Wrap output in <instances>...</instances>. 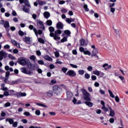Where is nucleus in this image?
<instances>
[{
    "label": "nucleus",
    "instance_id": "nucleus-1",
    "mask_svg": "<svg viewBox=\"0 0 128 128\" xmlns=\"http://www.w3.org/2000/svg\"><path fill=\"white\" fill-rule=\"evenodd\" d=\"M48 30L50 32V36L54 38V40H60V37L59 36L62 34V30H57L54 31V28L53 26H50Z\"/></svg>",
    "mask_w": 128,
    "mask_h": 128
},
{
    "label": "nucleus",
    "instance_id": "nucleus-2",
    "mask_svg": "<svg viewBox=\"0 0 128 128\" xmlns=\"http://www.w3.org/2000/svg\"><path fill=\"white\" fill-rule=\"evenodd\" d=\"M30 60L24 57L20 58L18 60V64L21 66H26V64H28Z\"/></svg>",
    "mask_w": 128,
    "mask_h": 128
},
{
    "label": "nucleus",
    "instance_id": "nucleus-3",
    "mask_svg": "<svg viewBox=\"0 0 128 128\" xmlns=\"http://www.w3.org/2000/svg\"><path fill=\"white\" fill-rule=\"evenodd\" d=\"M82 94H83V98L85 100H87L88 102H90V94L85 89H82Z\"/></svg>",
    "mask_w": 128,
    "mask_h": 128
},
{
    "label": "nucleus",
    "instance_id": "nucleus-4",
    "mask_svg": "<svg viewBox=\"0 0 128 128\" xmlns=\"http://www.w3.org/2000/svg\"><path fill=\"white\" fill-rule=\"evenodd\" d=\"M53 92L56 96H58L62 92V88L58 87V86L55 85L52 88Z\"/></svg>",
    "mask_w": 128,
    "mask_h": 128
},
{
    "label": "nucleus",
    "instance_id": "nucleus-5",
    "mask_svg": "<svg viewBox=\"0 0 128 128\" xmlns=\"http://www.w3.org/2000/svg\"><path fill=\"white\" fill-rule=\"evenodd\" d=\"M21 72L22 74H28V76H32L34 74V72L32 70H28L26 68H20Z\"/></svg>",
    "mask_w": 128,
    "mask_h": 128
},
{
    "label": "nucleus",
    "instance_id": "nucleus-6",
    "mask_svg": "<svg viewBox=\"0 0 128 128\" xmlns=\"http://www.w3.org/2000/svg\"><path fill=\"white\" fill-rule=\"evenodd\" d=\"M66 74L70 78H74V76H76V72L74 70H69L67 72Z\"/></svg>",
    "mask_w": 128,
    "mask_h": 128
},
{
    "label": "nucleus",
    "instance_id": "nucleus-7",
    "mask_svg": "<svg viewBox=\"0 0 128 128\" xmlns=\"http://www.w3.org/2000/svg\"><path fill=\"white\" fill-rule=\"evenodd\" d=\"M37 26H38L39 28H40L42 30H46L44 25V22L40 20H38L37 21Z\"/></svg>",
    "mask_w": 128,
    "mask_h": 128
},
{
    "label": "nucleus",
    "instance_id": "nucleus-8",
    "mask_svg": "<svg viewBox=\"0 0 128 128\" xmlns=\"http://www.w3.org/2000/svg\"><path fill=\"white\" fill-rule=\"evenodd\" d=\"M13 96H15L18 98L22 96H26V92H19L14 94Z\"/></svg>",
    "mask_w": 128,
    "mask_h": 128
},
{
    "label": "nucleus",
    "instance_id": "nucleus-9",
    "mask_svg": "<svg viewBox=\"0 0 128 128\" xmlns=\"http://www.w3.org/2000/svg\"><path fill=\"white\" fill-rule=\"evenodd\" d=\"M100 104L102 106V110L104 112H108V108L106 107V103L104 100L100 101Z\"/></svg>",
    "mask_w": 128,
    "mask_h": 128
},
{
    "label": "nucleus",
    "instance_id": "nucleus-10",
    "mask_svg": "<svg viewBox=\"0 0 128 128\" xmlns=\"http://www.w3.org/2000/svg\"><path fill=\"white\" fill-rule=\"evenodd\" d=\"M86 42H88V39H86ZM86 42V39H81L80 40V45L82 46H88V42Z\"/></svg>",
    "mask_w": 128,
    "mask_h": 128
},
{
    "label": "nucleus",
    "instance_id": "nucleus-11",
    "mask_svg": "<svg viewBox=\"0 0 128 128\" xmlns=\"http://www.w3.org/2000/svg\"><path fill=\"white\" fill-rule=\"evenodd\" d=\"M56 28L58 30H63L64 29V24L60 22H58L56 25Z\"/></svg>",
    "mask_w": 128,
    "mask_h": 128
},
{
    "label": "nucleus",
    "instance_id": "nucleus-12",
    "mask_svg": "<svg viewBox=\"0 0 128 128\" xmlns=\"http://www.w3.org/2000/svg\"><path fill=\"white\" fill-rule=\"evenodd\" d=\"M66 96L68 100H70V99L72 98V93L70 91L67 92Z\"/></svg>",
    "mask_w": 128,
    "mask_h": 128
},
{
    "label": "nucleus",
    "instance_id": "nucleus-13",
    "mask_svg": "<svg viewBox=\"0 0 128 128\" xmlns=\"http://www.w3.org/2000/svg\"><path fill=\"white\" fill-rule=\"evenodd\" d=\"M23 40L26 44H30V36H28H28H25L23 38Z\"/></svg>",
    "mask_w": 128,
    "mask_h": 128
},
{
    "label": "nucleus",
    "instance_id": "nucleus-14",
    "mask_svg": "<svg viewBox=\"0 0 128 128\" xmlns=\"http://www.w3.org/2000/svg\"><path fill=\"white\" fill-rule=\"evenodd\" d=\"M28 66H30V70H36V65L32 64V63L30 62V61H29L28 63Z\"/></svg>",
    "mask_w": 128,
    "mask_h": 128
},
{
    "label": "nucleus",
    "instance_id": "nucleus-15",
    "mask_svg": "<svg viewBox=\"0 0 128 128\" xmlns=\"http://www.w3.org/2000/svg\"><path fill=\"white\" fill-rule=\"evenodd\" d=\"M98 54V52L96 50V49H94L92 51V56H96V58H98V56L96 54Z\"/></svg>",
    "mask_w": 128,
    "mask_h": 128
},
{
    "label": "nucleus",
    "instance_id": "nucleus-16",
    "mask_svg": "<svg viewBox=\"0 0 128 128\" xmlns=\"http://www.w3.org/2000/svg\"><path fill=\"white\" fill-rule=\"evenodd\" d=\"M46 96H48V98H52V96H54V92L52 90H50L46 93Z\"/></svg>",
    "mask_w": 128,
    "mask_h": 128
},
{
    "label": "nucleus",
    "instance_id": "nucleus-17",
    "mask_svg": "<svg viewBox=\"0 0 128 128\" xmlns=\"http://www.w3.org/2000/svg\"><path fill=\"white\" fill-rule=\"evenodd\" d=\"M23 12H26L27 14H28L30 12V8L28 7H27L25 5H23V8H22Z\"/></svg>",
    "mask_w": 128,
    "mask_h": 128
},
{
    "label": "nucleus",
    "instance_id": "nucleus-18",
    "mask_svg": "<svg viewBox=\"0 0 128 128\" xmlns=\"http://www.w3.org/2000/svg\"><path fill=\"white\" fill-rule=\"evenodd\" d=\"M44 60H48V62H52V58H50L48 55H46L44 56Z\"/></svg>",
    "mask_w": 128,
    "mask_h": 128
},
{
    "label": "nucleus",
    "instance_id": "nucleus-19",
    "mask_svg": "<svg viewBox=\"0 0 128 128\" xmlns=\"http://www.w3.org/2000/svg\"><path fill=\"white\" fill-rule=\"evenodd\" d=\"M44 16L45 18H46L48 20V18L50 16V12H46L44 13Z\"/></svg>",
    "mask_w": 128,
    "mask_h": 128
},
{
    "label": "nucleus",
    "instance_id": "nucleus-20",
    "mask_svg": "<svg viewBox=\"0 0 128 128\" xmlns=\"http://www.w3.org/2000/svg\"><path fill=\"white\" fill-rule=\"evenodd\" d=\"M6 122H8L10 124H14V119H12L10 118H7L6 119Z\"/></svg>",
    "mask_w": 128,
    "mask_h": 128
},
{
    "label": "nucleus",
    "instance_id": "nucleus-21",
    "mask_svg": "<svg viewBox=\"0 0 128 128\" xmlns=\"http://www.w3.org/2000/svg\"><path fill=\"white\" fill-rule=\"evenodd\" d=\"M85 104L86 106H89V108H92V106H94V104L90 102H85Z\"/></svg>",
    "mask_w": 128,
    "mask_h": 128
},
{
    "label": "nucleus",
    "instance_id": "nucleus-22",
    "mask_svg": "<svg viewBox=\"0 0 128 128\" xmlns=\"http://www.w3.org/2000/svg\"><path fill=\"white\" fill-rule=\"evenodd\" d=\"M38 4L39 6H44V4H46V2L45 1L42 0H38Z\"/></svg>",
    "mask_w": 128,
    "mask_h": 128
},
{
    "label": "nucleus",
    "instance_id": "nucleus-23",
    "mask_svg": "<svg viewBox=\"0 0 128 128\" xmlns=\"http://www.w3.org/2000/svg\"><path fill=\"white\" fill-rule=\"evenodd\" d=\"M38 42H40V44H44V39L38 37Z\"/></svg>",
    "mask_w": 128,
    "mask_h": 128
},
{
    "label": "nucleus",
    "instance_id": "nucleus-24",
    "mask_svg": "<svg viewBox=\"0 0 128 128\" xmlns=\"http://www.w3.org/2000/svg\"><path fill=\"white\" fill-rule=\"evenodd\" d=\"M4 26L5 28H10V23L8 22V21H6Z\"/></svg>",
    "mask_w": 128,
    "mask_h": 128
},
{
    "label": "nucleus",
    "instance_id": "nucleus-25",
    "mask_svg": "<svg viewBox=\"0 0 128 128\" xmlns=\"http://www.w3.org/2000/svg\"><path fill=\"white\" fill-rule=\"evenodd\" d=\"M24 4L28 8H30V2L28 0H25Z\"/></svg>",
    "mask_w": 128,
    "mask_h": 128
},
{
    "label": "nucleus",
    "instance_id": "nucleus-26",
    "mask_svg": "<svg viewBox=\"0 0 128 128\" xmlns=\"http://www.w3.org/2000/svg\"><path fill=\"white\" fill-rule=\"evenodd\" d=\"M64 34H66V36H70L72 32H70V30H65L64 31Z\"/></svg>",
    "mask_w": 128,
    "mask_h": 128
},
{
    "label": "nucleus",
    "instance_id": "nucleus-27",
    "mask_svg": "<svg viewBox=\"0 0 128 128\" xmlns=\"http://www.w3.org/2000/svg\"><path fill=\"white\" fill-rule=\"evenodd\" d=\"M84 70H80L78 71V74H80V76H82L84 74Z\"/></svg>",
    "mask_w": 128,
    "mask_h": 128
},
{
    "label": "nucleus",
    "instance_id": "nucleus-28",
    "mask_svg": "<svg viewBox=\"0 0 128 128\" xmlns=\"http://www.w3.org/2000/svg\"><path fill=\"white\" fill-rule=\"evenodd\" d=\"M20 82V79H18L16 80L12 81V84H18Z\"/></svg>",
    "mask_w": 128,
    "mask_h": 128
},
{
    "label": "nucleus",
    "instance_id": "nucleus-29",
    "mask_svg": "<svg viewBox=\"0 0 128 128\" xmlns=\"http://www.w3.org/2000/svg\"><path fill=\"white\" fill-rule=\"evenodd\" d=\"M108 93L110 94V96L111 98H114V93H112V90H108Z\"/></svg>",
    "mask_w": 128,
    "mask_h": 128
},
{
    "label": "nucleus",
    "instance_id": "nucleus-30",
    "mask_svg": "<svg viewBox=\"0 0 128 128\" xmlns=\"http://www.w3.org/2000/svg\"><path fill=\"white\" fill-rule=\"evenodd\" d=\"M36 105L39 106H42V108H48V106L44 105V104H40V103H36Z\"/></svg>",
    "mask_w": 128,
    "mask_h": 128
},
{
    "label": "nucleus",
    "instance_id": "nucleus-31",
    "mask_svg": "<svg viewBox=\"0 0 128 128\" xmlns=\"http://www.w3.org/2000/svg\"><path fill=\"white\" fill-rule=\"evenodd\" d=\"M46 24L47 26H52V20H48L46 21Z\"/></svg>",
    "mask_w": 128,
    "mask_h": 128
},
{
    "label": "nucleus",
    "instance_id": "nucleus-32",
    "mask_svg": "<svg viewBox=\"0 0 128 128\" xmlns=\"http://www.w3.org/2000/svg\"><path fill=\"white\" fill-rule=\"evenodd\" d=\"M6 116V112L2 111L0 114V118H4Z\"/></svg>",
    "mask_w": 128,
    "mask_h": 128
},
{
    "label": "nucleus",
    "instance_id": "nucleus-33",
    "mask_svg": "<svg viewBox=\"0 0 128 128\" xmlns=\"http://www.w3.org/2000/svg\"><path fill=\"white\" fill-rule=\"evenodd\" d=\"M114 114H116L114 112V110H112L110 111V116L114 117Z\"/></svg>",
    "mask_w": 128,
    "mask_h": 128
},
{
    "label": "nucleus",
    "instance_id": "nucleus-34",
    "mask_svg": "<svg viewBox=\"0 0 128 128\" xmlns=\"http://www.w3.org/2000/svg\"><path fill=\"white\" fill-rule=\"evenodd\" d=\"M83 53L84 54H87L88 56H90L91 54L90 52L88 50H84V52H83Z\"/></svg>",
    "mask_w": 128,
    "mask_h": 128
},
{
    "label": "nucleus",
    "instance_id": "nucleus-35",
    "mask_svg": "<svg viewBox=\"0 0 128 128\" xmlns=\"http://www.w3.org/2000/svg\"><path fill=\"white\" fill-rule=\"evenodd\" d=\"M84 78H86V80H89V78H90V75L88 73H86L84 74Z\"/></svg>",
    "mask_w": 128,
    "mask_h": 128
},
{
    "label": "nucleus",
    "instance_id": "nucleus-36",
    "mask_svg": "<svg viewBox=\"0 0 128 128\" xmlns=\"http://www.w3.org/2000/svg\"><path fill=\"white\" fill-rule=\"evenodd\" d=\"M84 8L85 12H89L90 10H88V4H84Z\"/></svg>",
    "mask_w": 128,
    "mask_h": 128
},
{
    "label": "nucleus",
    "instance_id": "nucleus-37",
    "mask_svg": "<svg viewBox=\"0 0 128 128\" xmlns=\"http://www.w3.org/2000/svg\"><path fill=\"white\" fill-rule=\"evenodd\" d=\"M18 34L19 36H23L24 35V32L22 31V30H20L18 31Z\"/></svg>",
    "mask_w": 128,
    "mask_h": 128
},
{
    "label": "nucleus",
    "instance_id": "nucleus-38",
    "mask_svg": "<svg viewBox=\"0 0 128 128\" xmlns=\"http://www.w3.org/2000/svg\"><path fill=\"white\" fill-rule=\"evenodd\" d=\"M34 32L36 36H37V38H38V30H36V28H34Z\"/></svg>",
    "mask_w": 128,
    "mask_h": 128
},
{
    "label": "nucleus",
    "instance_id": "nucleus-39",
    "mask_svg": "<svg viewBox=\"0 0 128 128\" xmlns=\"http://www.w3.org/2000/svg\"><path fill=\"white\" fill-rule=\"evenodd\" d=\"M68 42V38L66 37L63 38L60 40V42Z\"/></svg>",
    "mask_w": 128,
    "mask_h": 128
},
{
    "label": "nucleus",
    "instance_id": "nucleus-40",
    "mask_svg": "<svg viewBox=\"0 0 128 128\" xmlns=\"http://www.w3.org/2000/svg\"><path fill=\"white\" fill-rule=\"evenodd\" d=\"M4 96H12V94H10V93L8 91H5L4 92Z\"/></svg>",
    "mask_w": 128,
    "mask_h": 128
},
{
    "label": "nucleus",
    "instance_id": "nucleus-41",
    "mask_svg": "<svg viewBox=\"0 0 128 128\" xmlns=\"http://www.w3.org/2000/svg\"><path fill=\"white\" fill-rule=\"evenodd\" d=\"M38 64H41L42 66V64H44V62L42 60H38Z\"/></svg>",
    "mask_w": 128,
    "mask_h": 128
},
{
    "label": "nucleus",
    "instance_id": "nucleus-42",
    "mask_svg": "<svg viewBox=\"0 0 128 128\" xmlns=\"http://www.w3.org/2000/svg\"><path fill=\"white\" fill-rule=\"evenodd\" d=\"M4 108H8V106H10V102H7L4 105Z\"/></svg>",
    "mask_w": 128,
    "mask_h": 128
},
{
    "label": "nucleus",
    "instance_id": "nucleus-43",
    "mask_svg": "<svg viewBox=\"0 0 128 128\" xmlns=\"http://www.w3.org/2000/svg\"><path fill=\"white\" fill-rule=\"evenodd\" d=\"M30 60H36V57L35 56L32 55L30 56Z\"/></svg>",
    "mask_w": 128,
    "mask_h": 128
},
{
    "label": "nucleus",
    "instance_id": "nucleus-44",
    "mask_svg": "<svg viewBox=\"0 0 128 128\" xmlns=\"http://www.w3.org/2000/svg\"><path fill=\"white\" fill-rule=\"evenodd\" d=\"M11 42L12 44L15 46H18V43L16 42V41L15 40H12Z\"/></svg>",
    "mask_w": 128,
    "mask_h": 128
},
{
    "label": "nucleus",
    "instance_id": "nucleus-45",
    "mask_svg": "<svg viewBox=\"0 0 128 128\" xmlns=\"http://www.w3.org/2000/svg\"><path fill=\"white\" fill-rule=\"evenodd\" d=\"M68 68H64V67H63L62 68V72H64V74H66V72H68Z\"/></svg>",
    "mask_w": 128,
    "mask_h": 128
},
{
    "label": "nucleus",
    "instance_id": "nucleus-46",
    "mask_svg": "<svg viewBox=\"0 0 128 128\" xmlns=\"http://www.w3.org/2000/svg\"><path fill=\"white\" fill-rule=\"evenodd\" d=\"M100 72L98 70L93 72L94 74H96V76H100Z\"/></svg>",
    "mask_w": 128,
    "mask_h": 128
},
{
    "label": "nucleus",
    "instance_id": "nucleus-47",
    "mask_svg": "<svg viewBox=\"0 0 128 128\" xmlns=\"http://www.w3.org/2000/svg\"><path fill=\"white\" fill-rule=\"evenodd\" d=\"M24 116H30V112H25L24 113Z\"/></svg>",
    "mask_w": 128,
    "mask_h": 128
},
{
    "label": "nucleus",
    "instance_id": "nucleus-48",
    "mask_svg": "<svg viewBox=\"0 0 128 128\" xmlns=\"http://www.w3.org/2000/svg\"><path fill=\"white\" fill-rule=\"evenodd\" d=\"M118 78H120V80H122V82L124 83H125V82H126V81H124V76H119Z\"/></svg>",
    "mask_w": 128,
    "mask_h": 128
},
{
    "label": "nucleus",
    "instance_id": "nucleus-49",
    "mask_svg": "<svg viewBox=\"0 0 128 128\" xmlns=\"http://www.w3.org/2000/svg\"><path fill=\"white\" fill-rule=\"evenodd\" d=\"M12 124L13 128H16L18 126V122H14Z\"/></svg>",
    "mask_w": 128,
    "mask_h": 128
},
{
    "label": "nucleus",
    "instance_id": "nucleus-50",
    "mask_svg": "<svg viewBox=\"0 0 128 128\" xmlns=\"http://www.w3.org/2000/svg\"><path fill=\"white\" fill-rule=\"evenodd\" d=\"M66 22H68V24H70V22H72L74 20H72L70 18H67L66 20Z\"/></svg>",
    "mask_w": 128,
    "mask_h": 128
},
{
    "label": "nucleus",
    "instance_id": "nucleus-51",
    "mask_svg": "<svg viewBox=\"0 0 128 128\" xmlns=\"http://www.w3.org/2000/svg\"><path fill=\"white\" fill-rule=\"evenodd\" d=\"M56 58H58L60 56V52H54Z\"/></svg>",
    "mask_w": 128,
    "mask_h": 128
},
{
    "label": "nucleus",
    "instance_id": "nucleus-52",
    "mask_svg": "<svg viewBox=\"0 0 128 128\" xmlns=\"http://www.w3.org/2000/svg\"><path fill=\"white\" fill-rule=\"evenodd\" d=\"M70 66H72V68H78V66L74 64H70Z\"/></svg>",
    "mask_w": 128,
    "mask_h": 128
},
{
    "label": "nucleus",
    "instance_id": "nucleus-53",
    "mask_svg": "<svg viewBox=\"0 0 128 128\" xmlns=\"http://www.w3.org/2000/svg\"><path fill=\"white\" fill-rule=\"evenodd\" d=\"M35 114L36 116H40V110H36Z\"/></svg>",
    "mask_w": 128,
    "mask_h": 128
},
{
    "label": "nucleus",
    "instance_id": "nucleus-54",
    "mask_svg": "<svg viewBox=\"0 0 128 128\" xmlns=\"http://www.w3.org/2000/svg\"><path fill=\"white\" fill-rule=\"evenodd\" d=\"M32 18L34 20H36V18H38V16L36 14H32Z\"/></svg>",
    "mask_w": 128,
    "mask_h": 128
},
{
    "label": "nucleus",
    "instance_id": "nucleus-55",
    "mask_svg": "<svg viewBox=\"0 0 128 128\" xmlns=\"http://www.w3.org/2000/svg\"><path fill=\"white\" fill-rule=\"evenodd\" d=\"M76 102H78V100L76 98V97H74L73 100H72V102L74 104H76Z\"/></svg>",
    "mask_w": 128,
    "mask_h": 128
},
{
    "label": "nucleus",
    "instance_id": "nucleus-56",
    "mask_svg": "<svg viewBox=\"0 0 128 128\" xmlns=\"http://www.w3.org/2000/svg\"><path fill=\"white\" fill-rule=\"evenodd\" d=\"M72 54H74V56H76L78 54V52L76 50H74L72 51Z\"/></svg>",
    "mask_w": 128,
    "mask_h": 128
},
{
    "label": "nucleus",
    "instance_id": "nucleus-57",
    "mask_svg": "<svg viewBox=\"0 0 128 128\" xmlns=\"http://www.w3.org/2000/svg\"><path fill=\"white\" fill-rule=\"evenodd\" d=\"M79 50L80 52H84V48L83 47H80L79 48Z\"/></svg>",
    "mask_w": 128,
    "mask_h": 128
},
{
    "label": "nucleus",
    "instance_id": "nucleus-58",
    "mask_svg": "<svg viewBox=\"0 0 128 128\" xmlns=\"http://www.w3.org/2000/svg\"><path fill=\"white\" fill-rule=\"evenodd\" d=\"M38 34H39L40 36H42V30H37Z\"/></svg>",
    "mask_w": 128,
    "mask_h": 128
},
{
    "label": "nucleus",
    "instance_id": "nucleus-59",
    "mask_svg": "<svg viewBox=\"0 0 128 128\" xmlns=\"http://www.w3.org/2000/svg\"><path fill=\"white\" fill-rule=\"evenodd\" d=\"M62 12H63L64 14H66V12H68V10L63 8L62 10H61Z\"/></svg>",
    "mask_w": 128,
    "mask_h": 128
},
{
    "label": "nucleus",
    "instance_id": "nucleus-60",
    "mask_svg": "<svg viewBox=\"0 0 128 128\" xmlns=\"http://www.w3.org/2000/svg\"><path fill=\"white\" fill-rule=\"evenodd\" d=\"M36 54L38 56H42V52H40V51L37 50L36 52Z\"/></svg>",
    "mask_w": 128,
    "mask_h": 128
},
{
    "label": "nucleus",
    "instance_id": "nucleus-61",
    "mask_svg": "<svg viewBox=\"0 0 128 128\" xmlns=\"http://www.w3.org/2000/svg\"><path fill=\"white\" fill-rule=\"evenodd\" d=\"M87 70L88 72H92V66H88Z\"/></svg>",
    "mask_w": 128,
    "mask_h": 128
},
{
    "label": "nucleus",
    "instance_id": "nucleus-62",
    "mask_svg": "<svg viewBox=\"0 0 128 128\" xmlns=\"http://www.w3.org/2000/svg\"><path fill=\"white\" fill-rule=\"evenodd\" d=\"M56 84V80H51V82H50V84Z\"/></svg>",
    "mask_w": 128,
    "mask_h": 128
},
{
    "label": "nucleus",
    "instance_id": "nucleus-63",
    "mask_svg": "<svg viewBox=\"0 0 128 128\" xmlns=\"http://www.w3.org/2000/svg\"><path fill=\"white\" fill-rule=\"evenodd\" d=\"M10 72L9 71H7L6 72V78H8V76H10Z\"/></svg>",
    "mask_w": 128,
    "mask_h": 128
},
{
    "label": "nucleus",
    "instance_id": "nucleus-64",
    "mask_svg": "<svg viewBox=\"0 0 128 128\" xmlns=\"http://www.w3.org/2000/svg\"><path fill=\"white\" fill-rule=\"evenodd\" d=\"M91 78H92V80H96V76L92 75L91 76Z\"/></svg>",
    "mask_w": 128,
    "mask_h": 128
}]
</instances>
